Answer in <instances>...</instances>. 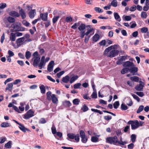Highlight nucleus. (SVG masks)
Wrapping results in <instances>:
<instances>
[{
	"label": "nucleus",
	"instance_id": "f257e3e1",
	"mask_svg": "<svg viewBox=\"0 0 149 149\" xmlns=\"http://www.w3.org/2000/svg\"><path fill=\"white\" fill-rule=\"evenodd\" d=\"M118 46L117 45H114L107 48L104 52V55L110 58L113 57L118 55L119 51L115 49L117 48Z\"/></svg>",
	"mask_w": 149,
	"mask_h": 149
},
{
	"label": "nucleus",
	"instance_id": "f03ea898",
	"mask_svg": "<svg viewBox=\"0 0 149 149\" xmlns=\"http://www.w3.org/2000/svg\"><path fill=\"white\" fill-rule=\"evenodd\" d=\"M51 92L50 91H48L46 93L47 98L48 100H52L53 103L55 104L57 103L58 100L55 94H51Z\"/></svg>",
	"mask_w": 149,
	"mask_h": 149
},
{
	"label": "nucleus",
	"instance_id": "7ed1b4c3",
	"mask_svg": "<svg viewBox=\"0 0 149 149\" xmlns=\"http://www.w3.org/2000/svg\"><path fill=\"white\" fill-rule=\"evenodd\" d=\"M21 24L20 23L18 22H16L11 25V27L15 31H23L25 30V28L21 27Z\"/></svg>",
	"mask_w": 149,
	"mask_h": 149
},
{
	"label": "nucleus",
	"instance_id": "20e7f679",
	"mask_svg": "<svg viewBox=\"0 0 149 149\" xmlns=\"http://www.w3.org/2000/svg\"><path fill=\"white\" fill-rule=\"evenodd\" d=\"M128 124H131V129L132 130H135L139 127V122L137 120H130L127 123Z\"/></svg>",
	"mask_w": 149,
	"mask_h": 149
},
{
	"label": "nucleus",
	"instance_id": "39448f33",
	"mask_svg": "<svg viewBox=\"0 0 149 149\" xmlns=\"http://www.w3.org/2000/svg\"><path fill=\"white\" fill-rule=\"evenodd\" d=\"M118 138L116 136L113 137H109L106 138V142L111 144L113 143L116 145L117 143Z\"/></svg>",
	"mask_w": 149,
	"mask_h": 149
},
{
	"label": "nucleus",
	"instance_id": "423d86ee",
	"mask_svg": "<svg viewBox=\"0 0 149 149\" xmlns=\"http://www.w3.org/2000/svg\"><path fill=\"white\" fill-rule=\"evenodd\" d=\"M79 134L81 138V141L84 143H86L88 141V138L85 135L84 132L82 130L80 131Z\"/></svg>",
	"mask_w": 149,
	"mask_h": 149
},
{
	"label": "nucleus",
	"instance_id": "0eeeda50",
	"mask_svg": "<svg viewBox=\"0 0 149 149\" xmlns=\"http://www.w3.org/2000/svg\"><path fill=\"white\" fill-rule=\"evenodd\" d=\"M68 137L70 139H75L77 142H78L79 140V134H75L73 133H69L67 134Z\"/></svg>",
	"mask_w": 149,
	"mask_h": 149
},
{
	"label": "nucleus",
	"instance_id": "6e6552de",
	"mask_svg": "<svg viewBox=\"0 0 149 149\" xmlns=\"http://www.w3.org/2000/svg\"><path fill=\"white\" fill-rule=\"evenodd\" d=\"M34 111L30 109L25 114L24 118L26 119H29L34 116Z\"/></svg>",
	"mask_w": 149,
	"mask_h": 149
},
{
	"label": "nucleus",
	"instance_id": "1a4fd4ad",
	"mask_svg": "<svg viewBox=\"0 0 149 149\" xmlns=\"http://www.w3.org/2000/svg\"><path fill=\"white\" fill-rule=\"evenodd\" d=\"M139 84L137 85L135 87V88L137 91H142L145 84L141 81H139Z\"/></svg>",
	"mask_w": 149,
	"mask_h": 149
},
{
	"label": "nucleus",
	"instance_id": "9d476101",
	"mask_svg": "<svg viewBox=\"0 0 149 149\" xmlns=\"http://www.w3.org/2000/svg\"><path fill=\"white\" fill-rule=\"evenodd\" d=\"M123 65L125 67L127 68L130 69L132 67L134 66V65L133 63L129 61H127L124 63L123 64Z\"/></svg>",
	"mask_w": 149,
	"mask_h": 149
},
{
	"label": "nucleus",
	"instance_id": "9b49d317",
	"mask_svg": "<svg viewBox=\"0 0 149 149\" xmlns=\"http://www.w3.org/2000/svg\"><path fill=\"white\" fill-rule=\"evenodd\" d=\"M45 63H46L45 61V56H43L42 57L38 65L40 69H42V68L45 66Z\"/></svg>",
	"mask_w": 149,
	"mask_h": 149
},
{
	"label": "nucleus",
	"instance_id": "f8f14e48",
	"mask_svg": "<svg viewBox=\"0 0 149 149\" xmlns=\"http://www.w3.org/2000/svg\"><path fill=\"white\" fill-rule=\"evenodd\" d=\"M24 40V37H22L17 39L16 41L17 46L19 47L22 44V42Z\"/></svg>",
	"mask_w": 149,
	"mask_h": 149
},
{
	"label": "nucleus",
	"instance_id": "ddd939ff",
	"mask_svg": "<svg viewBox=\"0 0 149 149\" xmlns=\"http://www.w3.org/2000/svg\"><path fill=\"white\" fill-rule=\"evenodd\" d=\"M54 65V61H51L48 64L47 66V70L51 72L53 70Z\"/></svg>",
	"mask_w": 149,
	"mask_h": 149
},
{
	"label": "nucleus",
	"instance_id": "4468645a",
	"mask_svg": "<svg viewBox=\"0 0 149 149\" xmlns=\"http://www.w3.org/2000/svg\"><path fill=\"white\" fill-rule=\"evenodd\" d=\"M89 27H90V25L86 26L84 24H80V25L78 27V29L80 31H84V30L86 28Z\"/></svg>",
	"mask_w": 149,
	"mask_h": 149
},
{
	"label": "nucleus",
	"instance_id": "2eb2a0df",
	"mask_svg": "<svg viewBox=\"0 0 149 149\" xmlns=\"http://www.w3.org/2000/svg\"><path fill=\"white\" fill-rule=\"evenodd\" d=\"M126 58L125 56H121L118 58V60L116 62V63L118 65L121 64L124 61Z\"/></svg>",
	"mask_w": 149,
	"mask_h": 149
},
{
	"label": "nucleus",
	"instance_id": "dca6fc26",
	"mask_svg": "<svg viewBox=\"0 0 149 149\" xmlns=\"http://www.w3.org/2000/svg\"><path fill=\"white\" fill-rule=\"evenodd\" d=\"M9 14L10 15L15 17H19L20 16L19 14L15 11H12L10 12Z\"/></svg>",
	"mask_w": 149,
	"mask_h": 149
},
{
	"label": "nucleus",
	"instance_id": "f3484780",
	"mask_svg": "<svg viewBox=\"0 0 149 149\" xmlns=\"http://www.w3.org/2000/svg\"><path fill=\"white\" fill-rule=\"evenodd\" d=\"M48 14L47 13H41L40 15V18L43 21H46L47 19Z\"/></svg>",
	"mask_w": 149,
	"mask_h": 149
},
{
	"label": "nucleus",
	"instance_id": "a211bd4d",
	"mask_svg": "<svg viewBox=\"0 0 149 149\" xmlns=\"http://www.w3.org/2000/svg\"><path fill=\"white\" fill-rule=\"evenodd\" d=\"M36 14V10L35 9L31 10L29 12V17L31 19L33 18Z\"/></svg>",
	"mask_w": 149,
	"mask_h": 149
},
{
	"label": "nucleus",
	"instance_id": "6ab92c4d",
	"mask_svg": "<svg viewBox=\"0 0 149 149\" xmlns=\"http://www.w3.org/2000/svg\"><path fill=\"white\" fill-rule=\"evenodd\" d=\"M19 14L21 16L22 19H24L26 17L25 12L21 8L19 10Z\"/></svg>",
	"mask_w": 149,
	"mask_h": 149
},
{
	"label": "nucleus",
	"instance_id": "aec40b11",
	"mask_svg": "<svg viewBox=\"0 0 149 149\" xmlns=\"http://www.w3.org/2000/svg\"><path fill=\"white\" fill-rule=\"evenodd\" d=\"M40 60V58L39 57H36L35 58L33 62V65L34 66H37L38 65Z\"/></svg>",
	"mask_w": 149,
	"mask_h": 149
},
{
	"label": "nucleus",
	"instance_id": "412c9836",
	"mask_svg": "<svg viewBox=\"0 0 149 149\" xmlns=\"http://www.w3.org/2000/svg\"><path fill=\"white\" fill-rule=\"evenodd\" d=\"M115 19L118 22H120L121 19L120 16L117 13H113Z\"/></svg>",
	"mask_w": 149,
	"mask_h": 149
},
{
	"label": "nucleus",
	"instance_id": "4be33fe9",
	"mask_svg": "<svg viewBox=\"0 0 149 149\" xmlns=\"http://www.w3.org/2000/svg\"><path fill=\"white\" fill-rule=\"evenodd\" d=\"M16 36L15 33H11L10 37V40L11 41H14L16 39Z\"/></svg>",
	"mask_w": 149,
	"mask_h": 149
},
{
	"label": "nucleus",
	"instance_id": "5701e85b",
	"mask_svg": "<svg viewBox=\"0 0 149 149\" xmlns=\"http://www.w3.org/2000/svg\"><path fill=\"white\" fill-rule=\"evenodd\" d=\"M19 127L22 131L24 132H26V130L28 131L29 130L28 129L24 127V126L21 124H19Z\"/></svg>",
	"mask_w": 149,
	"mask_h": 149
},
{
	"label": "nucleus",
	"instance_id": "b1692460",
	"mask_svg": "<svg viewBox=\"0 0 149 149\" xmlns=\"http://www.w3.org/2000/svg\"><path fill=\"white\" fill-rule=\"evenodd\" d=\"M100 38V36L97 34H95L93 37V40L95 42L98 41Z\"/></svg>",
	"mask_w": 149,
	"mask_h": 149
},
{
	"label": "nucleus",
	"instance_id": "393cba45",
	"mask_svg": "<svg viewBox=\"0 0 149 149\" xmlns=\"http://www.w3.org/2000/svg\"><path fill=\"white\" fill-rule=\"evenodd\" d=\"M70 78L67 75L62 78V81L65 83H68L69 80Z\"/></svg>",
	"mask_w": 149,
	"mask_h": 149
},
{
	"label": "nucleus",
	"instance_id": "a878e982",
	"mask_svg": "<svg viewBox=\"0 0 149 149\" xmlns=\"http://www.w3.org/2000/svg\"><path fill=\"white\" fill-rule=\"evenodd\" d=\"M11 126L10 123L7 122H3L1 124V126L2 127H6Z\"/></svg>",
	"mask_w": 149,
	"mask_h": 149
},
{
	"label": "nucleus",
	"instance_id": "bb28decb",
	"mask_svg": "<svg viewBox=\"0 0 149 149\" xmlns=\"http://www.w3.org/2000/svg\"><path fill=\"white\" fill-rule=\"evenodd\" d=\"M129 70L130 72L133 73V74L134 75V73L137 71V68L133 66L131 68H130Z\"/></svg>",
	"mask_w": 149,
	"mask_h": 149
},
{
	"label": "nucleus",
	"instance_id": "cd10ccee",
	"mask_svg": "<svg viewBox=\"0 0 149 149\" xmlns=\"http://www.w3.org/2000/svg\"><path fill=\"white\" fill-rule=\"evenodd\" d=\"M78 78V76L77 75H75L72 77L70 81V84H72Z\"/></svg>",
	"mask_w": 149,
	"mask_h": 149
},
{
	"label": "nucleus",
	"instance_id": "c85d7f7f",
	"mask_svg": "<svg viewBox=\"0 0 149 149\" xmlns=\"http://www.w3.org/2000/svg\"><path fill=\"white\" fill-rule=\"evenodd\" d=\"M40 90L41 93L42 94H44L45 93L46 89L44 86L42 85L40 86Z\"/></svg>",
	"mask_w": 149,
	"mask_h": 149
},
{
	"label": "nucleus",
	"instance_id": "c756f323",
	"mask_svg": "<svg viewBox=\"0 0 149 149\" xmlns=\"http://www.w3.org/2000/svg\"><path fill=\"white\" fill-rule=\"evenodd\" d=\"M7 20L8 22L10 23H13L15 22V20L14 18L11 17H8L7 18Z\"/></svg>",
	"mask_w": 149,
	"mask_h": 149
},
{
	"label": "nucleus",
	"instance_id": "7c9ffc66",
	"mask_svg": "<svg viewBox=\"0 0 149 149\" xmlns=\"http://www.w3.org/2000/svg\"><path fill=\"white\" fill-rule=\"evenodd\" d=\"M13 86V84L12 83L8 84L7 85V86L6 88V90H11L12 89Z\"/></svg>",
	"mask_w": 149,
	"mask_h": 149
},
{
	"label": "nucleus",
	"instance_id": "2f4dec72",
	"mask_svg": "<svg viewBox=\"0 0 149 149\" xmlns=\"http://www.w3.org/2000/svg\"><path fill=\"white\" fill-rule=\"evenodd\" d=\"M130 79L132 81L135 82H138L139 80V77L136 76L131 77Z\"/></svg>",
	"mask_w": 149,
	"mask_h": 149
},
{
	"label": "nucleus",
	"instance_id": "473e14b6",
	"mask_svg": "<svg viewBox=\"0 0 149 149\" xmlns=\"http://www.w3.org/2000/svg\"><path fill=\"white\" fill-rule=\"evenodd\" d=\"M89 28L90 29H88L87 31L86 32V36H88L89 34L94 31V29L93 28H91L90 27Z\"/></svg>",
	"mask_w": 149,
	"mask_h": 149
},
{
	"label": "nucleus",
	"instance_id": "72a5a7b5",
	"mask_svg": "<svg viewBox=\"0 0 149 149\" xmlns=\"http://www.w3.org/2000/svg\"><path fill=\"white\" fill-rule=\"evenodd\" d=\"M136 138V135L134 134H132L131 136V140L132 143H134Z\"/></svg>",
	"mask_w": 149,
	"mask_h": 149
},
{
	"label": "nucleus",
	"instance_id": "f704fd0d",
	"mask_svg": "<svg viewBox=\"0 0 149 149\" xmlns=\"http://www.w3.org/2000/svg\"><path fill=\"white\" fill-rule=\"evenodd\" d=\"M144 107L143 106L141 105L140 106L138 109L136 111V113H139L141 112L143 109Z\"/></svg>",
	"mask_w": 149,
	"mask_h": 149
},
{
	"label": "nucleus",
	"instance_id": "c9c22d12",
	"mask_svg": "<svg viewBox=\"0 0 149 149\" xmlns=\"http://www.w3.org/2000/svg\"><path fill=\"white\" fill-rule=\"evenodd\" d=\"M111 5L113 6L116 7L118 5V3L116 0H113L111 3Z\"/></svg>",
	"mask_w": 149,
	"mask_h": 149
},
{
	"label": "nucleus",
	"instance_id": "e433bc0d",
	"mask_svg": "<svg viewBox=\"0 0 149 149\" xmlns=\"http://www.w3.org/2000/svg\"><path fill=\"white\" fill-rule=\"evenodd\" d=\"M80 22L75 23L73 25L71 26V27L72 28L74 29H75L77 28L78 26H79L80 25Z\"/></svg>",
	"mask_w": 149,
	"mask_h": 149
},
{
	"label": "nucleus",
	"instance_id": "4c0bfd02",
	"mask_svg": "<svg viewBox=\"0 0 149 149\" xmlns=\"http://www.w3.org/2000/svg\"><path fill=\"white\" fill-rule=\"evenodd\" d=\"M31 54L29 51H26L25 53V57L27 59L30 58L31 57Z\"/></svg>",
	"mask_w": 149,
	"mask_h": 149
},
{
	"label": "nucleus",
	"instance_id": "58836bf2",
	"mask_svg": "<svg viewBox=\"0 0 149 149\" xmlns=\"http://www.w3.org/2000/svg\"><path fill=\"white\" fill-rule=\"evenodd\" d=\"M51 130L52 133L53 134H55L57 132H56V128L53 124L52 127L51 128Z\"/></svg>",
	"mask_w": 149,
	"mask_h": 149
},
{
	"label": "nucleus",
	"instance_id": "ea45409f",
	"mask_svg": "<svg viewBox=\"0 0 149 149\" xmlns=\"http://www.w3.org/2000/svg\"><path fill=\"white\" fill-rule=\"evenodd\" d=\"M94 10L96 12L99 13H102L103 12V10L99 7H95Z\"/></svg>",
	"mask_w": 149,
	"mask_h": 149
},
{
	"label": "nucleus",
	"instance_id": "a19ab883",
	"mask_svg": "<svg viewBox=\"0 0 149 149\" xmlns=\"http://www.w3.org/2000/svg\"><path fill=\"white\" fill-rule=\"evenodd\" d=\"M11 141H9L5 144L4 146L7 148H11Z\"/></svg>",
	"mask_w": 149,
	"mask_h": 149
},
{
	"label": "nucleus",
	"instance_id": "79ce46f5",
	"mask_svg": "<svg viewBox=\"0 0 149 149\" xmlns=\"http://www.w3.org/2000/svg\"><path fill=\"white\" fill-rule=\"evenodd\" d=\"M121 108L123 110H125L128 109L127 106L123 103H122L121 104Z\"/></svg>",
	"mask_w": 149,
	"mask_h": 149
},
{
	"label": "nucleus",
	"instance_id": "37998d69",
	"mask_svg": "<svg viewBox=\"0 0 149 149\" xmlns=\"http://www.w3.org/2000/svg\"><path fill=\"white\" fill-rule=\"evenodd\" d=\"M81 110L84 112H86L88 110V108L85 104H84L81 107Z\"/></svg>",
	"mask_w": 149,
	"mask_h": 149
},
{
	"label": "nucleus",
	"instance_id": "c03bdc74",
	"mask_svg": "<svg viewBox=\"0 0 149 149\" xmlns=\"http://www.w3.org/2000/svg\"><path fill=\"white\" fill-rule=\"evenodd\" d=\"M141 17L142 18H146L147 17V14L145 12H142L141 14Z\"/></svg>",
	"mask_w": 149,
	"mask_h": 149
},
{
	"label": "nucleus",
	"instance_id": "a18cd8bd",
	"mask_svg": "<svg viewBox=\"0 0 149 149\" xmlns=\"http://www.w3.org/2000/svg\"><path fill=\"white\" fill-rule=\"evenodd\" d=\"M80 100L77 98H76L74 99L73 101V103L74 105H78L80 102Z\"/></svg>",
	"mask_w": 149,
	"mask_h": 149
},
{
	"label": "nucleus",
	"instance_id": "49530a36",
	"mask_svg": "<svg viewBox=\"0 0 149 149\" xmlns=\"http://www.w3.org/2000/svg\"><path fill=\"white\" fill-rule=\"evenodd\" d=\"M148 28L146 27H144L141 29V31L142 33H146L148 31Z\"/></svg>",
	"mask_w": 149,
	"mask_h": 149
},
{
	"label": "nucleus",
	"instance_id": "de8ad7c7",
	"mask_svg": "<svg viewBox=\"0 0 149 149\" xmlns=\"http://www.w3.org/2000/svg\"><path fill=\"white\" fill-rule=\"evenodd\" d=\"M119 105V102L118 101H116L113 104V107L115 109H117Z\"/></svg>",
	"mask_w": 149,
	"mask_h": 149
},
{
	"label": "nucleus",
	"instance_id": "09e8293b",
	"mask_svg": "<svg viewBox=\"0 0 149 149\" xmlns=\"http://www.w3.org/2000/svg\"><path fill=\"white\" fill-rule=\"evenodd\" d=\"M59 17V16H55L52 19V22L53 24H55L58 20Z\"/></svg>",
	"mask_w": 149,
	"mask_h": 149
},
{
	"label": "nucleus",
	"instance_id": "8fccbe9b",
	"mask_svg": "<svg viewBox=\"0 0 149 149\" xmlns=\"http://www.w3.org/2000/svg\"><path fill=\"white\" fill-rule=\"evenodd\" d=\"M98 140V138L96 136H92L91 138V141L93 142H96Z\"/></svg>",
	"mask_w": 149,
	"mask_h": 149
},
{
	"label": "nucleus",
	"instance_id": "3c124183",
	"mask_svg": "<svg viewBox=\"0 0 149 149\" xmlns=\"http://www.w3.org/2000/svg\"><path fill=\"white\" fill-rule=\"evenodd\" d=\"M93 98H96L97 97V94L96 91H94L91 95Z\"/></svg>",
	"mask_w": 149,
	"mask_h": 149
},
{
	"label": "nucleus",
	"instance_id": "603ef678",
	"mask_svg": "<svg viewBox=\"0 0 149 149\" xmlns=\"http://www.w3.org/2000/svg\"><path fill=\"white\" fill-rule=\"evenodd\" d=\"M86 36V34L85 31H80L79 36L81 38H84L85 35Z\"/></svg>",
	"mask_w": 149,
	"mask_h": 149
},
{
	"label": "nucleus",
	"instance_id": "864d4df0",
	"mask_svg": "<svg viewBox=\"0 0 149 149\" xmlns=\"http://www.w3.org/2000/svg\"><path fill=\"white\" fill-rule=\"evenodd\" d=\"M64 105L66 107H69L71 105V103L69 101H67L65 102Z\"/></svg>",
	"mask_w": 149,
	"mask_h": 149
},
{
	"label": "nucleus",
	"instance_id": "5fc2aeb1",
	"mask_svg": "<svg viewBox=\"0 0 149 149\" xmlns=\"http://www.w3.org/2000/svg\"><path fill=\"white\" fill-rule=\"evenodd\" d=\"M72 21V18L70 16H67L66 18V21L67 22H71Z\"/></svg>",
	"mask_w": 149,
	"mask_h": 149
},
{
	"label": "nucleus",
	"instance_id": "6e6d98bb",
	"mask_svg": "<svg viewBox=\"0 0 149 149\" xmlns=\"http://www.w3.org/2000/svg\"><path fill=\"white\" fill-rule=\"evenodd\" d=\"M64 73V71H62L57 73L56 74V75L58 78H60L61 76Z\"/></svg>",
	"mask_w": 149,
	"mask_h": 149
},
{
	"label": "nucleus",
	"instance_id": "4d7b16f0",
	"mask_svg": "<svg viewBox=\"0 0 149 149\" xmlns=\"http://www.w3.org/2000/svg\"><path fill=\"white\" fill-rule=\"evenodd\" d=\"M117 143L120 144L124 145L125 144H126L127 142L126 141H122V138L121 137L120 139V142L118 141Z\"/></svg>",
	"mask_w": 149,
	"mask_h": 149
},
{
	"label": "nucleus",
	"instance_id": "13d9d810",
	"mask_svg": "<svg viewBox=\"0 0 149 149\" xmlns=\"http://www.w3.org/2000/svg\"><path fill=\"white\" fill-rule=\"evenodd\" d=\"M6 138L5 137H2L0 138V143H3L6 140Z\"/></svg>",
	"mask_w": 149,
	"mask_h": 149
},
{
	"label": "nucleus",
	"instance_id": "bf43d9fd",
	"mask_svg": "<svg viewBox=\"0 0 149 149\" xmlns=\"http://www.w3.org/2000/svg\"><path fill=\"white\" fill-rule=\"evenodd\" d=\"M81 84L80 83H78L75 84L74 85V88L75 89H78L79 88L80 86H81Z\"/></svg>",
	"mask_w": 149,
	"mask_h": 149
},
{
	"label": "nucleus",
	"instance_id": "052dcab7",
	"mask_svg": "<svg viewBox=\"0 0 149 149\" xmlns=\"http://www.w3.org/2000/svg\"><path fill=\"white\" fill-rule=\"evenodd\" d=\"M128 69L127 68H124L121 71V73L122 74H124L127 72Z\"/></svg>",
	"mask_w": 149,
	"mask_h": 149
},
{
	"label": "nucleus",
	"instance_id": "680f3d73",
	"mask_svg": "<svg viewBox=\"0 0 149 149\" xmlns=\"http://www.w3.org/2000/svg\"><path fill=\"white\" fill-rule=\"evenodd\" d=\"M7 5L6 3H0V8L1 9H3L6 7Z\"/></svg>",
	"mask_w": 149,
	"mask_h": 149
},
{
	"label": "nucleus",
	"instance_id": "e2e57ef3",
	"mask_svg": "<svg viewBox=\"0 0 149 149\" xmlns=\"http://www.w3.org/2000/svg\"><path fill=\"white\" fill-rule=\"evenodd\" d=\"M132 97H133V98L135 100H136L138 102H139L140 100V99L136 95H134V94H132Z\"/></svg>",
	"mask_w": 149,
	"mask_h": 149
},
{
	"label": "nucleus",
	"instance_id": "0e129e2a",
	"mask_svg": "<svg viewBox=\"0 0 149 149\" xmlns=\"http://www.w3.org/2000/svg\"><path fill=\"white\" fill-rule=\"evenodd\" d=\"M23 24L26 26H28L30 24V23L26 20H24L22 21Z\"/></svg>",
	"mask_w": 149,
	"mask_h": 149
},
{
	"label": "nucleus",
	"instance_id": "69168bd1",
	"mask_svg": "<svg viewBox=\"0 0 149 149\" xmlns=\"http://www.w3.org/2000/svg\"><path fill=\"white\" fill-rule=\"evenodd\" d=\"M136 94L140 97H142L144 95V93L143 92H137L136 93Z\"/></svg>",
	"mask_w": 149,
	"mask_h": 149
},
{
	"label": "nucleus",
	"instance_id": "338daca9",
	"mask_svg": "<svg viewBox=\"0 0 149 149\" xmlns=\"http://www.w3.org/2000/svg\"><path fill=\"white\" fill-rule=\"evenodd\" d=\"M130 129V126L127 125L125 128L123 130L124 132H128Z\"/></svg>",
	"mask_w": 149,
	"mask_h": 149
},
{
	"label": "nucleus",
	"instance_id": "774afa93",
	"mask_svg": "<svg viewBox=\"0 0 149 149\" xmlns=\"http://www.w3.org/2000/svg\"><path fill=\"white\" fill-rule=\"evenodd\" d=\"M106 41L105 40H103L99 42L100 45L101 46H105L106 45Z\"/></svg>",
	"mask_w": 149,
	"mask_h": 149
}]
</instances>
